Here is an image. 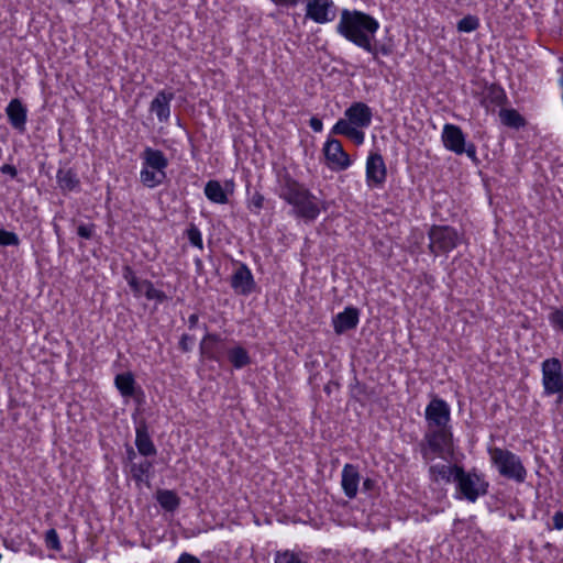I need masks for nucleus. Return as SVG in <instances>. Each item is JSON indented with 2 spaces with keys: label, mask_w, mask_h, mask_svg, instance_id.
<instances>
[{
  "label": "nucleus",
  "mask_w": 563,
  "mask_h": 563,
  "mask_svg": "<svg viewBox=\"0 0 563 563\" xmlns=\"http://www.w3.org/2000/svg\"><path fill=\"white\" fill-rule=\"evenodd\" d=\"M278 197L292 207V214L306 222L314 221L320 212V200L285 168L277 173Z\"/></svg>",
  "instance_id": "1"
},
{
  "label": "nucleus",
  "mask_w": 563,
  "mask_h": 563,
  "mask_svg": "<svg viewBox=\"0 0 563 563\" xmlns=\"http://www.w3.org/2000/svg\"><path fill=\"white\" fill-rule=\"evenodd\" d=\"M379 29L378 21L363 11L343 9L336 25V32L360 48L375 38Z\"/></svg>",
  "instance_id": "2"
},
{
  "label": "nucleus",
  "mask_w": 563,
  "mask_h": 563,
  "mask_svg": "<svg viewBox=\"0 0 563 563\" xmlns=\"http://www.w3.org/2000/svg\"><path fill=\"white\" fill-rule=\"evenodd\" d=\"M421 456L430 463L435 456L448 460L454 452L452 428H428L419 443Z\"/></svg>",
  "instance_id": "3"
},
{
  "label": "nucleus",
  "mask_w": 563,
  "mask_h": 563,
  "mask_svg": "<svg viewBox=\"0 0 563 563\" xmlns=\"http://www.w3.org/2000/svg\"><path fill=\"white\" fill-rule=\"evenodd\" d=\"M454 483L459 497L470 503H475L488 493V482L475 468L466 472L463 466L455 465Z\"/></svg>",
  "instance_id": "4"
},
{
  "label": "nucleus",
  "mask_w": 563,
  "mask_h": 563,
  "mask_svg": "<svg viewBox=\"0 0 563 563\" xmlns=\"http://www.w3.org/2000/svg\"><path fill=\"white\" fill-rule=\"evenodd\" d=\"M488 453L492 464L497 468L500 476L516 483L526 481L528 472L520 456L507 449L497 446L490 448Z\"/></svg>",
  "instance_id": "5"
},
{
  "label": "nucleus",
  "mask_w": 563,
  "mask_h": 563,
  "mask_svg": "<svg viewBox=\"0 0 563 563\" xmlns=\"http://www.w3.org/2000/svg\"><path fill=\"white\" fill-rule=\"evenodd\" d=\"M543 394L558 395L556 404H563V369L556 357L547 358L541 364Z\"/></svg>",
  "instance_id": "6"
},
{
  "label": "nucleus",
  "mask_w": 563,
  "mask_h": 563,
  "mask_svg": "<svg viewBox=\"0 0 563 563\" xmlns=\"http://www.w3.org/2000/svg\"><path fill=\"white\" fill-rule=\"evenodd\" d=\"M428 238L430 240L429 251L434 255L449 253L460 243L459 232L450 225H432Z\"/></svg>",
  "instance_id": "7"
},
{
  "label": "nucleus",
  "mask_w": 563,
  "mask_h": 563,
  "mask_svg": "<svg viewBox=\"0 0 563 563\" xmlns=\"http://www.w3.org/2000/svg\"><path fill=\"white\" fill-rule=\"evenodd\" d=\"M428 428H452L450 426L451 410L448 402L441 398H433L424 412Z\"/></svg>",
  "instance_id": "8"
},
{
  "label": "nucleus",
  "mask_w": 563,
  "mask_h": 563,
  "mask_svg": "<svg viewBox=\"0 0 563 563\" xmlns=\"http://www.w3.org/2000/svg\"><path fill=\"white\" fill-rule=\"evenodd\" d=\"M323 153L327 159V165L332 170H345L351 165L350 156L343 150L342 143L336 139H329L325 142Z\"/></svg>",
  "instance_id": "9"
},
{
  "label": "nucleus",
  "mask_w": 563,
  "mask_h": 563,
  "mask_svg": "<svg viewBox=\"0 0 563 563\" xmlns=\"http://www.w3.org/2000/svg\"><path fill=\"white\" fill-rule=\"evenodd\" d=\"M387 178V169L379 153H371L366 161V183L369 188H382Z\"/></svg>",
  "instance_id": "10"
},
{
  "label": "nucleus",
  "mask_w": 563,
  "mask_h": 563,
  "mask_svg": "<svg viewBox=\"0 0 563 563\" xmlns=\"http://www.w3.org/2000/svg\"><path fill=\"white\" fill-rule=\"evenodd\" d=\"M306 18L319 24L331 22L335 18V5L332 0H308Z\"/></svg>",
  "instance_id": "11"
},
{
  "label": "nucleus",
  "mask_w": 563,
  "mask_h": 563,
  "mask_svg": "<svg viewBox=\"0 0 563 563\" xmlns=\"http://www.w3.org/2000/svg\"><path fill=\"white\" fill-rule=\"evenodd\" d=\"M231 287L236 294L247 296L255 290L256 283L246 264L240 263L231 276Z\"/></svg>",
  "instance_id": "12"
},
{
  "label": "nucleus",
  "mask_w": 563,
  "mask_h": 563,
  "mask_svg": "<svg viewBox=\"0 0 563 563\" xmlns=\"http://www.w3.org/2000/svg\"><path fill=\"white\" fill-rule=\"evenodd\" d=\"M199 350L202 357L221 362L224 355V340L217 333H207L200 342Z\"/></svg>",
  "instance_id": "13"
},
{
  "label": "nucleus",
  "mask_w": 563,
  "mask_h": 563,
  "mask_svg": "<svg viewBox=\"0 0 563 563\" xmlns=\"http://www.w3.org/2000/svg\"><path fill=\"white\" fill-rule=\"evenodd\" d=\"M442 142L451 152L457 155L463 154L464 145L466 143L465 135L459 125L446 123L443 126Z\"/></svg>",
  "instance_id": "14"
},
{
  "label": "nucleus",
  "mask_w": 563,
  "mask_h": 563,
  "mask_svg": "<svg viewBox=\"0 0 563 563\" xmlns=\"http://www.w3.org/2000/svg\"><path fill=\"white\" fill-rule=\"evenodd\" d=\"M345 118L356 128L364 129L371 125L373 112L364 102H353L345 111Z\"/></svg>",
  "instance_id": "15"
},
{
  "label": "nucleus",
  "mask_w": 563,
  "mask_h": 563,
  "mask_svg": "<svg viewBox=\"0 0 563 563\" xmlns=\"http://www.w3.org/2000/svg\"><path fill=\"white\" fill-rule=\"evenodd\" d=\"M175 93L169 90H161L150 103V111L156 114L159 122L166 123L170 118V102Z\"/></svg>",
  "instance_id": "16"
},
{
  "label": "nucleus",
  "mask_w": 563,
  "mask_h": 563,
  "mask_svg": "<svg viewBox=\"0 0 563 563\" xmlns=\"http://www.w3.org/2000/svg\"><path fill=\"white\" fill-rule=\"evenodd\" d=\"M360 320V311L355 307H346L342 312L333 318V329L336 334H343L346 331L357 327Z\"/></svg>",
  "instance_id": "17"
},
{
  "label": "nucleus",
  "mask_w": 563,
  "mask_h": 563,
  "mask_svg": "<svg viewBox=\"0 0 563 563\" xmlns=\"http://www.w3.org/2000/svg\"><path fill=\"white\" fill-rule=\"evenodd\" d=\"M360 479L357 466L349 463L343 466L341 486L347 498L353 499L356 497Z\"/></svg>",
  "instance_id": "18"
},
{
  "label": "nucleus",
  "mask_w": 563,
  "mask_h": 563,
  "mask_svg": "<svg viewBox=\"0 0 563 563\" xmlns=\"http://www.w3.org/2000/svg\"><path fill=\"white\" fill-rule=\"evenodd\" d=\"M135 446L137 452L143 456H154L157 453L145 421L140 422L135 429Z\"/></svg>",
  "instance_id": "19"
},
{
  "label": "nucleus",
  "mask_w": 563,
  "mask_h": 563,
  "mask_svg": "<svg viewBox=\"0 0 563 563\" xmlns=\"http://www.w3.org/2000/svg\"><path fill=\"white\" fill-rule=\"evenodd\" d=\"M8 120L12 128L20 132L25 131L27 110L20 99H12L5 109Z\"/></svg>",
  "instance_id": "20"
},
{
  "label": "nucleus",
  "mask_w": 563,
  "mask_h": 563,
  "mask_svg": "<svg viewBox=\"0 0 563 563\" xmlns=\"http://www.w3.org/2000/svg\"><path fill=\"white\" fill-rule=\"evenodd\" d=\"M506 101L505 90L500 86L493 84L485 89L481 103L487 111H494L496 107L503 106Z\"/></svg>",
  "instance_id": "21"
},
{
  "label": "nucleus",
  "mask_w": 563,
  "mask_h": 563,
  "mask_svg": "<svg viewBox=\"0 0 563 563\" xmlns=\"http://www.w3.org/2000/svg\"><path fill=\"white\" fill-rule=\"evenodd\" d=\"M56 180L63 192L80 190V179L73 168H59L56 174Z\"/></svg>",
  "instance_id": "22"
},
{
  "label": "nucleus",
  "mask_w": 563,
  "mask_h": 563,
  "mask_svg": "<svg viewBox=\"0 0 563 563\" xmlns=\"http://www.w3.org/2000/svg\"><path fill=\"white\" fill-rule=\"evenodd\" d=\"M455 465L448 464H432L429 466L428 475L429 479L432 484H439L440 482H444L449 484L454 482L455 476Z\"/></svg>",
  "instance_id": "23"
},
{
  "label": "nucleus",
  "mask_w": 563,
  "mask_h": 563,
  "mask_svg": "<svg viewBox=\"0 0 563 563\" xmlns=\"http://www.w3.org/2000/svg\"><path fill=\"white\" fill-rule=\"evenodd\" d=\"M143 166L151 169L165 170L168 166V159L161 150L145 147L141 155Z\"/></svg>",
  "instance_id": "24"
},
{
  "label": "nucleus",
  "mask_w": 563,
  "mask_h": 563,
  "mask_svg": "<svg viewBox=\"0 0 563 563\" xmlns=\"http://www.w3.org/2000/svg\"><path fill=\"white\" fill-rule=\"evenodd\" d=\"M166 170L158 172V169H151L143 166L140 173V181L147 188L161 186L166 181Z\"/></svg>",
  "instance_id": "25"
},
{
  "label": "nucleus",
  "mask_w": 563,
  "mask_h": 563,
  "mask_svg": "<svg viewBox=\"0 0 563 563\" xmlns=\"http://www.w3.org/2000/svg\"><path fill=\"white\" fill-rule=\"evenodd\" d=\"M153 468V462L144 460L141 463H132L130 473L136 484L145 483L150 485V476Z\"/></svg>",
  "instance_id": "26"
},
{
  "label": "nucleus",
  "mask_w": 563,
  "mask_h": 563,
  "mask_svg": "<svg viewBox=\"0 0 563 563\" xmlns=\"http://www.w3.org/2000/svg\"><path fill=\"white\" fill-rule=\"evenodd\" d=\"M228 360L236 369L243 368L252 362L249 352L241 345H236L228 351Z\"/></svg>",
  "instance_id": "27"
},
{
  "label": "nucleus",
  "mask_w": 563,
  "mask_h": 563,
  "mask_svg": "<svg viewBox=\"0 0 563 563\" xmlns=\"http://www.w3.org/2000/svg\"><path fill=\"white\" fill-rule=\"evenodd\" d=\"M114 384L123 397H132L135 394V379L130 372L118 374Z\"/></svg>",
  "instance_id": "28"
},
{
  "label": "nucleus",
  "mask_w": 563,
  "mask_h": 563,
  "mask_svg": "<svg viewBox=\"0 0 563 563\" xmlns=\"http://www.w3.org/2000/svg\"><path fill=\"white\" fill-rule=\"evenodd\" d=\"M156 499L166 511L174 512L180 505V498L174 490L159 489Z\"/></svg>",
  "instance_id": "29"
},
{
  "label": "nucleus",
  "mask_w": 563,
  "mask_h": 563,
  "mask_svg": "<svg viewBox=\"0 0 563 563\" xmlns=\"http://www.w3.org/2000/svg\"><path fill=\"white\" fill-rule=\"evenodd\" d=\"M206 197L214 203H227L228 196L218 180H209L205 186Z\"/></svg>",
  "instance_id": "30"
},
{
  "label": "nucleus",
  "mask_w": 563,
  "mask_h": 563,
  "mask_svg": "<svg viewBox=\"0 0 563 563\" xmlns=\"http://www.w3.org/2000/svg\"><path fill=\"white\" fill-rule=\"evenodd\" d=\"M499 118L504 125L511 129H520L525 126V118L515 109H501Z\"/></svg>",
  "instance_id": "31"
},
{
  "label": "nucleus",
  "mask_w": 563,
  "mask_h": 563,
  "mask_svg": "<svg viewBox=\"0 0 563 563\" xmlns=\"http://www.w3.org/2000/svg\"><path fill=\"white\" fill-rule=\"evenodd\" d=\"M365 52L369 53L373 57V60L380 64L379 55L389 56L393 54V45L391 44H378L374 42V40H371L365 47L363 48Z\"/></svg>",
  "instance_id": "32"
},
{
  "label": "nucleus",
  "mask_w": 563,
  "mask_h": 563,
  "mask_svg": "<svg viewBox=\"0 0 563 563\" xmlns=\"http://www.w3.org/2000/svg\"><path fill=\"white\" fill-rule=\"evenodd\" d=\"M274 563H308L302 559V552L279 550L275 552Z\"/></svg>",
  "instance_id": "33"
},
{
  "label": "nucleus",
  "mask_w": 563,
  "mask_h": 563,
  "mask_svg": "<svg viewBox=\"0 0 563 563\" xmlns=\"http://www.w3.org/2000/svg\"><path fill=\"white\" fill-rule=\"evenodd\" d=\"M143 286L145 287L144 295L146 299L155 300L158 303H163L168 300L167 295L163 290L156 289L151 280L144 279Z\"/></svg>",
  "instance_id": "34"
},
{
  "label": "nucleus",
  "mask_w": 563,
  "mask_h": 563,
  "mask_svg": "<svg viewBox=\"0 0 563 563\" xmlns=\"http://www.w3.org/2000/svg\"><path fill=\"white\" fill-rule=\"evenodd\" d=\"M548 320L551 327L563 335V306L552 307Z\"/></svg>",
  "instance_id": "35"
},
{
  "label": "nucleus",
  "mask_w": 563,
  "mask_h": 563,
  "mask_svg": "<svg viewBox=\"0 0 563 563\" xmlns=\"http://www.w3.org/2000/svg\"><path fill=\"white\" fill-rule=\"evenodd\" d=\"M479 26V20L475 15H466L457 22V31L470 33L477 30Z\"/></svg>",
  "instance_id": "36"
},
{
  "label": "nucleus",
  "mask_w": 563,
  "mask_h": 563,
  "mask_svg": "<svg viewBox=\"0 0 563 563\" xmlns=\"http://www.w3.org/2000/svg\"><path fill=\"white\" fill-rule=\"evenodd\" d=\"M265 197L260 191H254L252 195L249 194L247 207L251 212L258 214L263 209Z\"/></svg>",
  "instance_id": "37"
},
{
  "label": "nucleus",
  "mask_w": 563,
  "mask_h": 563,
  "mask_svg": "<svg viewBox=\"0 0 563 563\" xmlns=\"http://www.w3.org/2000/svg\"><path fill=\"white\" fill-rule=\"evenodd\" d=\"M44 541L47 549L54 551L62 550V543L55 529L52 528L45 532Z\"/></svg>",
  "instance_id": "38"
},
{
  "label": "nucleus",
  "mask_w": 563,
  "mask_h": 563,
  "mask_svg": "<svg viewBox=\"0 0 563 563\" xmlns=\"http://www.w3.org/2000/svg\"><path fill=\"white\" fill-rule=\"evenodd\" d=\"M20 239L16 233L0 229V246H19Z\"/></svg>",
  "instance_id": "39"
},
{
  "label": "nucleus",
  "mask_w": 563,
  "mask_h": 563,
  "mask_svg": "<svg viewBox=\"0 0 563 563\" xmlns=\"http://www.w3.org/2000/svg\"><path fill=\"white\" fill-rule=\"evenodd\" d=\"M354 125L345 118L340 119L338 122L333 125L331 133L336 135H344L347 136L350 132L353 130Z\"/></svg>",
  "instance_id": "40"
},
{
  "label": "nucleus",
  "mask_w": 563,
  "mask_h": 563,
  "mask_svg": "<svg viewBox=\"0 0 563 563\" xmlns=\"http://www.w3.org/2000/svg\"><path fill=\"white\" fill-rule=\"evenodd\" d=\"M187 238L194 246L202 250L203 242H202V238H201V232L196 224H194V223L190 224V227L187 230Z\"/></svg>",
  "instance_id": "41"
},
{
  "label": "nucleus",
  "mask_w": 563,
  "mask_h": 563,
  "mask_svg": "<svg viewBox=\"0 0 563 563\" xmlns=\"http://www.w3.org/2000/svg\"><path fill=\"white\" fill-rule=\"evenodd\" d=\"M95 224H80L77 228V234L86 240H90L93 235Z\"/></svg>",
  "instance_id": "42"
},
{
  "label": "nucleus",
  "mask_w": 563,
  "mask_h": 563,
  "mask_svg": "<svg viewBox=\"0 0 563 563\" xmlns=\"http://www.w3.org/2000/svg\"><path fill=\"white\" fill-rule=\"evenodd\" d=\"M346 137L353 141L355 144L361 145L364 142L365 135L364 132L360 130V128L354 126Z\"/></svg>",
  "instance_id": "43"
},
{
  "label": "nucleus",
  "mask_w": 563,
  "mask_h": 563,
  "mask_svg": "<svg viewBox=\"0 0 563 563\" xmlns=\"http://www.w3.org/2000/svg\"><path fill=\"white\" fill-rule=\"evenodd\" d=\"M122 275L129 285H134V282L137 279L133 268L129 265L123 267Z\"/></svg>",
  "instance_id": "44"
},
{
  "label": "nucleus",
  "mask_w": 563,
  "mask_h": 563,
  "mask_svg": "<svg viewBox=\"0 0 563 563\" xmlns=\"http://www.w3.org/2000/svg\"><path fill=\"white\" fill-rule=\"evenodd\" d=\"M194 341V338L190 336L189 334H183L180 340H179V349L184 352V353H187L191 350V342Z\"/></svg>",
  "instance_id": "45"
},
{
  "label": "nucleus",
  "mask_w": 563,
  "mask_h": 563,
  "mask_svg": "<svg viewBox=\"0 0 563 563\" xmlns=\"http://www.w3.org/2000/svg\"><path fill=\"white\" fill-rule=\"evenodd\" d=\"M176 563H201V561L197 556H195L190 553L184 552L179 555Z\"/></svg>",
  "instance_id": "46"
},
{
  "label": "nucleus",
  "mask_w": 563,
  "mask_h": 563,
  "mask_svg": "<svg viewBox=\"0 0 563 563\" xmlns=\"http://www.w3.org/2000/svg\"><path fill=\"white\" fill-rule=\"evenodd\" d=\"M466 154L472 161L476 162L477 161V157H476V146L474 143H468L464 145V151H463V154Z\"/></svg>",
  "instance_id": "47"
},
{
  "label": "nucleus",
  "mask_w": 563,
  "mask_h": 563,
  "mask_svg": "<svg viewBox=\"0 0 563 563\" xmlns=\"http://www.w3.org/2000/svg\"><path fill=\"white\" fill-rule=\"evenodd\" d=\"M553 528L556 530L563 529V511H556L553 517Z\"/></svg>",
  "instance_id": "48"
},
{
  "label": "nucleus",
  "mask_w": 563,
  "mask_h": 563,
  "mask_svg": "<svg viewBox=\"0 0 563 563\" xmlns=\"http://www.w3.org/2000/svg\"><path fill=\"white\" fill-rule=\"evenodd\" d=\"M0 172L5 175H10L12 178H14L18 175V169L15 166L10 164H4L0 167Z\"/></svg>",
  "instance_id": "49"
},
{
  "label": "nucleus",
  "mask_w": 563,
  "mask_h": 563,
  "mask_svg": "<svg viewBox=\"0 0 563 563\" xmlns=\"http://www.w3.org/2000/svg\"><path fill=\"white\" fill-rule=\"evenodd\" d=\"M309 126L314 131V132H321L322 129H323V124H322V121L317 118V117H312L310 120H309Z\"/></svg>",
  "instance_id": "50"
},
{
  "label": "nucleus",
  "mask_w": 563,
  "mask_h": 563,
  "mask_svg": "<svg viewBox=\"0 0 563 563\" xmlns=\"http://www.w3.org/2000/svg\"><path fill=\"white\" fill-rule=\"evenodd\" d=\"M129 286L132 289L135 297H139L142 294L143 288L145 289V287L143 286V280H139V278L134 282V285Z\"/></svg>",
  "instance_id": "51"
},
{
  "label": "nucleus",
  "mask_w": 563,
  "mask_h": 563,
  "mask_svg": "<svg viewBox=\"0 0 563 563\" xmlns=\"http://www.w3.org/2000/svg\"><path fill=\"white\" fill-rule=\"evenodd\" d=\"M375 487H376V481L375 479L367 477V478H365L363 481L362 488H363L364 492L371 493V492H373L375 489Z\"/></svg>",
  "instance_id": "52"
},
{
  "label": "nucleus",
  "mask_w": 563,
  "mask_h": 563,
  "mask_svg": "<svg viewBox=\"0 0 563 563\" xmlns=\"http://www.w3.org/2000/svg\"><path fill=\"white\" fill-rule=\"evenodd\" d=\"M276 5L294 8L299 3V0H272Z\"/></svg>",
  "instance_id": "53"
},
{
  "label": "nucleus",
  "mask_w": 563,
  "mask_h": 563,
  "mask_svg": "<svg viewBox=\"0 0 563 563\" xmlns=\"http://www.w3.org/2000/svg\"><path fill=\"white\" fill-rule=\"evenodd\" d=\"M198 320H199V317L197 313H192L189 316L188 318V324H189V328L192 329L197 325L198 323Z\"/></svg>",
  "instance_id": "54"
},
{
  "label": "nucleus",
  "mask_w": 563,
  "mask_h": 563,
  "mask_svg": "<svg viewBox=\"0 0 563 563\" xmlns=\"http://www.w3.org/2000/svg\"><path fill=\"white\" fill-rule=\"evenodd\" d=\"M126 455H128V460L131 462V464L134 463L133 460L136 457V452L133 450V448H131V446L128 448Z\"/></svg>",
  "instance_id": "55"
},
{
  "label": "nucleus",
  "mask_w": 563,
  "mask_h": 563,
  "mask_svg": "<svg viewBox=\"0 0 563 563\" xmlns=\"http://www.w3.org/2000/svg\"><path fill=\"white\" fill-rule=\"evenodd\" d=\"M53 228H54V232H55L57 239L59 240L60 239V228H59V225L56 224V223H53Z\"/></svg>",
  "instance_id": "56"
},
{
  "label": "nucleus",
  "mask_w": 563,
  "mask_h": 563,
  "mask_svg": "<svg viewBox=\"0 0 563 563\" xmlns=\"http://www.w3.org/2000/svg\"><path fill=\"white\" fill-rule=\"evenodd\" d=\"M195 264H196L197 271L200 272L202 268V261L200 258H197L195 261Z\"/></svg>",
  "instance_id": "57"
}]
</instances>
